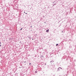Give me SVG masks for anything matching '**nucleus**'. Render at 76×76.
I'll list each match as a JSON object with an SVG mask.
<instances>
[{
	"label": "nucleus",
	"instance_id": "f257e3e1",
	"mask_svg": "<svg viewBox=\"0 0 76 76\" xmlns=\"http://www.w3.org/2000/svg\"><path fill=\"white\" fill-rule=\"evenodd\" d=\"M58 71L61 70L62 69V68H58Z\"/></svg>",
	"mask_w": 76,
	"mask_h": 76
},
{
	"label": "nucleus",
	"instance_id": "f03ea898",
	"mask_svg": "<svg viewBox=\"0 0 76 76\" xmlns=\"http://www.w3.org/2000/svg\"><path fill=\"white\" fill-rule=\"evenodd\" d=\"M49 29L46 30V32H49Z\"/></svg>",
	"mask_w": 76,
	"mask_h": 76
},
{
	"label": "nucleus",
	"instance_id": "7ed1b4c3",
	"mask_svg": "<svg viewBox=\"0 0 76 76\" xmlns=\"http://www.w3.org/2000/svg\"><path fill=\"white\" fill-rule=\"evenodd\" d=\"M58 45V44H56V46H57Z\"/></svg>",
	"mask_w": 76,
	"mask_h": 76
},
{
	"label": "nucleus",
	"instance_id": "20e7f679",
	"mask_svg": "<svg viewBox=\"0 0 76 76\" xmlns=\"http://www.w3.org/2000/svg\"><path fill=\"white\" fill-rule=\"evenodd\" d=\"M22 28H21V29H20V30H22Z\"/></svg>",
	"mask_w": 76,
	"mask_h": 76
},
{
	"label": "nucleus",
	"instance_id": "39448f33",
	"mask_svg": "<svg viewBox=\"0 0 76 76\" xmlns=\"http://www.w3.org/2000/svg\"><path fill=\"white\" fill-rule=\"evenodd\" d=\"M37 72H35V73H37Z\"/></svg>",
	"mask_w": 76,
	"mask_h": 76
},
{
	"label": "nucleus",
	"instance_id": "423d86ee",
	"mask_svg": "<svg viewBox=\"0 0 76 76\" xmlns=\"http://www.w3.org/2000/svg\"><path fill=\"white\" fill-rule=\"evenodd\" d=\"M30 65L31 64V63H30Z\"/></svg>",
	"mask_w": 76,
	"mask_h": 76
},
{
	"label": "nucleus",
	"instance_id": "0eeeda50",
	"mask_svg": "<svg viewBox=\"0 0 76 76\" xmlns=\"http://www.w3.org/2000/svg\"><path fill=\"white\" fill-rule=\"evenodd\" d=\"M45 65H46V64H45Z\"/></svg>",
	"mask_w": 76,
	"mask_h": 76
},
{
	"label": "nucleus",
	"instance_id": "6e6552de",
	"mask_svg": "<svg viewBox=\"0 0 76 76\" xmlns=\"http://www.w3.org/2000/svg\"><path fill=\"white\" fill-rule=\"evenodd\" d=\"M31 27H32V26H31Z\"/></svg>",
	"mask_w": 76,
	"mask_h": 76
},
{
	"label": "nucleus",
	"instance_id": "1a4fd4ad",
	"mask_svg": "<svg viewBox=\"0 0 76 76\" xmlns=\"http://www.w3.org/2000/svg\"><path fill=\"white\" fill-rule=\"evenodd\" d=\"M31 27H32V26H31Z\"/></svg>",
	"mask_w": 76,
	"mask_h": 76
}]
</instances>
